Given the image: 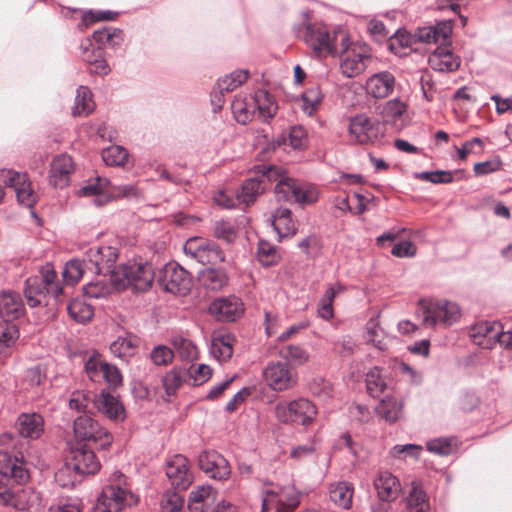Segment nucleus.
Segmentation results:
<instances>
[{"instance_id":"obj_1","label":"nucleus","mask_w":512,"mask_h":512,"mask_svg":"<svg viewBox=\"0 0 512 512\" xmlns=\"http://www.w3.org/2000/svg\"><path fill=\"white\" fill-rule=\"evenodd\" d=\"M259 173L261 175L258 177L266 188L268 183H275L274 191L279 200L301 205L312 204L318 200V191L314 186L291 178L281 167L263 165L259 168Z\"/></svg>"},{"instance_id":"obj_2","label":"nucleus","mask_w":512,"mask_h":512,"mask_svg":"<svg viewBox=\"0 0 512 512\" xmlns=\"http://www.w3.org/2000/svg\"><path fill=\"white\" fill-rule=\"evenodd\" d=\"M29 478L28 464L20 452L0 450V504L23 509L8 485L11 482L24 484Z\"/></svg>"},{"instance_id":"obj_3","label":"nucleus","mask_w":512,"mask_h":512,"mask_svg":"<svg viewBox=\"0 0 512 512\" xmlns=\"http://www.w3.org/2000/svg\"><path fill=\"white\" fill-rule=\"evenodd\" d=\"M23 293L31 308L45 304L48 295L59 301L63 287L53 265L47 263L41 267L38 274L28 277L24 283Z\"/></svg>"},{"instance_id":"obj_4","label":"nucleus","mask_w":512,"mask_h":512,"mask_svg":"<svg viewBox=\"0 0 512 512\" xmlns=\"http://www.w3.org/2000/svg\"><path fill=\"white\" fill-rule=\"evenodd\" d=\"M138 500V496L128 487L125 475L115 471L102 488L94 506V512H120L126 507L136 505Z\"/></svg>"},{"instance_id":"obj_5","label":"nucleus","mask_w":512,"mask_h":512,"mask_svg":"<svg viewBox=\"0 0 512 512\" xmlns=\"http://www.w3.org/2000/svg\"><path fill=\"white\" fill-rule=\"evenodd\" d=\"M94 449L93 446L80 443L71 449V455L66 460L64 467L56 473V479L62 487L74 486L78 481L77 476L95 474L99 471L100 462Z\"/></svg>"},{"instance_id":"obj_6","label":"nucleus","mask_w":512,"mask_h":512,"mask_svg":"<svg viewBox=\"0 0 512 512\" xmlns=\"http://www.w3.org/2000/svg\"><path fill=\"white\" fill-rule=\"evenodd\" d=\"M305 43L320 55H329L338 52L336 41L340 37L341 45L349 40L347 34L341 29H330L322 22L307 23L300 32Z\"/></svg>"},{"instance_id":"obj_7","label":"nucleus","mask_w":512,"mask_h":512,"mask_svg":"<svg viewBox=\"0 0 512 512\" xmlns=\"http://www.w3.org/2000/svg\"><path fill=\"white\" fill-rule=\"evenodd\" d=\"M155 277L150 263H127L118 267V272L112 275V283L117 290L132 289L144 292L151 288Z\"/></svg>"},{"instance_id":"obj_8","label":"nucleus","mask_w":512,"mask_h":512,"mask_svg":"<svg viewBox=\"0 0 512 512\" xmlns=\"http://www.w3.org/2000/svg\"><path fill=\"white\" fill-rule=\"evenodd\" d=\"M418 316L426 327H449L461 317L458 304L447 300H421L417 309Z\"/></svg>"},{"instance_id":"obj_9","label":"nucleus","mask_w":512,"mask_h":512,"mask_svg":"<svg viewBox=\"0 0 512 512\" xmlns=\"http://www.w3.org/2000/svg\"><path fill=\"white\" fill-rule=\"evenodd\" d=\"M275 417L283 424H300L310 426L316 416L317 408L313 402L306 398L292 401H280L275 405Z\"/></svg>"},{"instance_id":"obj_10","label":"nucleus","mask_w":512,"mask_h":512,"mask_svg":"<svg viewBox=\"0 0 512 512\" xmlns=\"http://www.w3.org/2000/svg\"><path fill=\"white\" fill-rule=\"evenodd\" d=\"M73 432L78 441L84 442L83 445L98 450L108 449L113 442V436L92 415L78 416L73 423Z\"/></svg>"},{"instance_id":"obj_11","label":"nucleus","mask_w":512,"mask_h":512,"mask_svg":"<svg viewBox=\"0 0 512 512\" xmlns=\"http://www.w3.org/2000/svg\"><path fill=\"white\" fill-rule=\"evenodd\" d=\"M340 69L347 78H353L365 71L372 60V55L367 45L349 43V40L341 45Z\"/></svg>"},{"instance_id":"obj_12","label":"nucleus","mask_w":512,"mask_h":512,"mask_svg":"<svg viewBox=\"0 0 512 512\" xmlns=\"http://www.w3.org/2000/svg\"><path fill=\"white\" fill-rule=\"evenodd\" d=\"M348 131L350 138L361 145L379 141L385 133L384 124L367 114H358L350 118Z\"/></svg>"},{"instance_id":"obj_13","label":"nucleus","mask_w":512,"mask_h":512,"mask_svg":"<svg viewBox=\"0 0 512 512\" xmlns=\"http://www.w3.org/2000/svg\"><path fill=\"white\" fill-rule=\"evenodd\" d=\"M158 283L171 294L186 296L191 291L193 280L190 272L178 263L170 262L161 270Z\"/></svg>"},{"instance_id":"obj_14","label":"nucleus","mask_w":512,"mask_h":512,"mask_svg":"<svg viewBox=\"0 0 512 512\" xmlns=\"http://www.w3.org/2000/svg\"><path fill=\"white\" fill-rule=\"evenodd\" d=\"M118 251L112 246L93 245L85 252V265L94 273L109 275L112 282V275L118 272L116 261Z\"/></svg>"},{"instance_id":"obj_15","label":"nucleus","mask_w":512,"mask_h":512,"mask_svg":"<svg viewBox=\"0 0 512 512\" xmlns=\"http://www.w3.org/2000/svg\"><path fill=\"white\" fill-rule=\"evenodd\" d=\"M183 251L186 256L203 265L217 264L225 259L224 252L215 242L200 237L189 238L183 246Z\"/></svg>"},{"instance_id":"obj_16","label":"nucleus","mask_w":512,"mask_h":512,"mask_svg":"<svg viewBox=\"0 0 512 512\" xmlns=\"http://www.w3.org/2000/svg\"><path fill=\"white\" fill-rule=\"evenodd\" d=\"M267 385L274 391H285L297 383V373L287 361H270L263 371Z\"/></svg>"},{"instance_id":"obj_17","label":"nucleus","mask_w":512,"mask_h":512,"mask_svg":"<svg viewBox=\"0 0 512 512\" xmlns=\"http://www.w3.org/2000/svg\"><path fill=\"white\" fill-rule=\"evenodd\" d=\"M209 312L221 322H235L245 312V305L241 298L230 295L215 299L209 306Z\"/></svg>"},{"instance_id":"obj_18","label":"nucleus","mask_w":512,"mask_h":512,"mask_svg":"<svg viewBox=\"0 0 512 512\" xmlns=\"http://www.w3.org/2000/svg\"><path fill=\"white\" fill-rule=\"evenodd\" d=\"M198 465L208 477L215 480H226L231 474L228 461L214 450L201 452L198 456Z\"/></svg>"},{"instance_id":"obj_19","label":"nucleus","mask_w":512,"mask_h":512,"mask_svg":"<svg viewBox=\"0 0 512 512\" xmlns=\"http://www.w3.org/2000/svg\"><path fill=\"white\" fill-rule=\"evenodd\" d=\"M165 471L171 485L180 491H185L193 481L188 460L181 454L174 455L167 461Z\"/></svg>"},{"instance_id":"obj_20","label":"nucleus","mask_w":512,"mask_h":512,"mask_svg":"<svg viewBox=\"0 0 512 512\" xmlns=\"http://www.w3.org/2000/svg\"><path fill=\"white\" fill-rule=\"evenodd\" d=\"M497 335H499L497 321H479L469 328V337L472 342L483 349H493L497 344Z\"/></svg>"},{"instance_id":"obj_21","label":"nucleus","mask_w":512,"mask_h":512,"mask_svg":"<svg viewBox=\"0 0 512 512\" xmlns=\"http://www.w3.org/2000/svg\"><path fill=\"white\" fill-rule=\"evenodd\" d=\"M26 314V307L20 293L12 290L0 292L1 320L16 321Z\"/></svg>"},{"instance_id":"obj_22","label":"nucleus","mask_w":512,"mask_h":512,"mask_svg":"<svg viewBox=\"0 0 512 512\" xmlns=\"http://www.w3.org/2000/svg\"><path fill=\"white\" fill-rule=\"evenodd\" d=\"M453 29L452 20H441L435 25L419 27L414 33V38L423 43H446Z\"/></svg>"},{"instance_id":"obj_23","label":"nucleus","mask_w":512,"mask_h":512,"mask_svg":"<svg viewBox=\"0 0 512 512\" xmlns=\"http://www.w3.org/2000/svg\"><path fill=\"white\" fill-rule=\"evenodd\" d=\"M96 412H100L104 417L115 423L123 422L126 418V411L123 403L117 396L102 390L98 394L96 403Z\"/></svg>"},{"instance_id":"obj_24","label":"nucleus","mask_w":512,"mask_h":512,"mask_svg":"<svg viewBox=\"0 0 512 512\" xmlns=\"http://www.w3.org/2000/svg\"><path fill=\"white\" fill-rule=\"evenodd\" d=\"M73 169V161L69 155L60 154L54 157L50 165L49 183L55 188L66 187Z\"/></svg>"},{"instance_id":"obj_25","label":"nucleus","mask_w":512,"mask_h":512,"mask_svg":"<svg viewBox=\"0 0 512 512\" xmlns=\"http://www.w3.org/2000/svg\"><path fill=\"white\" fill-rule=\"evenodd\" d=\"M374 487L380 501L390 503L397 499L401 485L396 476L389 471H380L374 479Z\"/></svg>"},{"instance_id":"obj_26","label":"nucleus","mask_w":512,"mask_h":512,"mask_svg":"<svg viewBox=\"0 0 512 512\" xmlns=\"http://www.w3.org/2000/svg\"><path fill=\"white\" fill-rule=\"evenodd\" d=\"M395 87V77L388 71L370 76L366 82V91L376 99L386 98Z\"/></svg>"},{"instance_id":"obj_27","label":"nucleus","mask_w":512,"mask_h":512,"mask_svg":"<svg viewBox=\"0 0 512 512\" xmlns=\"http://www.w3.org/2000/svg\"><path fill=\"white\" fill-rule=\"evenodd\" d=\"M430 67L439 72H453L460 66V58L448 47L438 46L429 56Z\"/></svg>"},{"instance_id":"obj_28","label":"nucleus","mask_w":512,"mask_h":512,"mask_svg":"<svg viewBox=\"0 0 512 512\" xmlns=\"http://www.w3.org/2000/svg\"><path fill=\"white\" fill-rule=\"evenodd\" d=\"M18 433L24 438L38 439L44 432V419L36 413H21L16 421Z\"/></svg>"},{"instance_id":"obj_29","label":"nucleus","mask_w":512,"mask_h":512,"mask_svg":"<svg viewBox=\"0 0 512 512\" xmlns=\"http://www.w3.org/2000/svg\"><path fill=\"white\" fill-rule=\"evenodd\" d=\"M98 394L89 389H75L71 392L69 408L83 415H93L96 412Z\"/></svg>"},{"instance_id":"obj_30","label":"nucleus","mask_w":512,"mask_h":512,"mask_svg":"<svg viewBox=\"0 0 512 512\" xmlns=\"http://www.w3.org/2000/svg\"><path fill=\"white\" fill-rule=\"evenodd\" d=\"M291 214L290 209L279 207L271 216L272 226L280 239L293 236L296 233L295 222L293 221Z\"/></svg>"},{"instance_id":"obj_31","label":"nucleus","mask_w":512,"mask_h":512,"mask_svg":"<svg viewBox=\"0 0 512 512\" xmlns=\"http://www.w3.org/2000/svg\"><path fill=\"white\" fill-rule=\"evenodd\" d=\"M253 103L255 107L256 115L263 122H268L272 119L278 109L277 103L272 95L267 91L257 90L253 97Z\"/></svg>"},{"instance_id":"obj_32","label":"nucleus","mask_w":512,"mask_h":512,"mask_svg":"<svg viewBox=\"0 0 512 512\" xmlns=\"http://www.w3.org/2000/svg\"><path fill=\"white\" fill-rule=\"evenodd\" d=\"M198 281L206 290L217 292L227 285L228 277L223 269L210 267L199 271Z\"/></svg>"},{"instance_id":"obj_33","label":"nucleus","mask_w":512,"mask_h":512,"mask_svg":"<svg viewBox=\"0 0 512 512\" xmlns=\"http://www.w3.org/2000/svg\"><path fill=\"white\" fill-rule=\"evenodd\" d=\"M139 338L131 333L120 335L110 344V351L122 360H126L133 356L138 346Z\"/></svg>"},{"instance_id":"obj_34","label":"nucleus","mask_w":512,"mask_h":512,"mask_svg":"<svg viewBox=\"0 0 512 512\" xmlns=\"http://www.w3.org/2000/svg\"><path fill=\"white\" fill-rule=\"evenodd\" d=\"M353 493V485L346 481L332 483L329 486L330 500L343 509L351 507Z\"/></svg>"},{"instance_id":"obj_35","label":"nucleus","mask_w":512,"mask_h":512,"mask_svg":"<svg viewBox=\"0 0 512 512\" xmlns=\"http://www.w3.org/2000/svg\"><path fill=\"white\" fill-rule=\"evenodd\" d=\"M265 190V184L258 176L248 178L243 182L240 191L237 193V200L248 206L254 203L256 198L264 193Z\"/></svg>"},{"instance_id":"obj_36","label":"nucleus","mask_w":512,"mask_h":512,"mask_svg":"<svg viewBox=\"0 0 512 512\" xmlns=\"http://www.w3.org/2000/svg\"><path fill=\"white\" fill-rule=\"evenodd\" d=\"M377 415L388 423H394L400 419L403 403L395 397H385L376 406Z\"/></svg>"},{"instance_id":"obj_37","label":"nucleus","mask_w":512,"mask_h":512,"mask_svg":"<svg viewBox=\"0 0 512 512\" xmlns=\"http://www.w3.org/2000/svg\"><path fill=\"white\" fill-rule=\"evenodd\" d=\"M235 341V336L230 333L220 334L214 337L211 343V354L218 361L229 360L233 354V344Z\"/></svg>"},{"instance_id":"obj_38","label":"nucleus","mask_w":512,"mask_h":512,"mask_svg":"<svg viewBox=\"0 0 512 512\" xmlns=\"http://www.w3.org/2000/svg\"><path fill=\"white\" fill-rule=\"evenodd\" d=\"M367 392L373 398L382 395L388 389L387 376L379 367L371 368L365 376Z\"/></svg>"},{"instance_id":"obj_39","label":"nucleus","mask_w":512,"mask_h":512,"mask_svg":"<svg viewBox=\"0 0 512 512\" xmlns=\"http://www.w3.org/2000/svg\"><path fill=\"white\" fill-rule=\"evenodd\" d=\"M93 39L99 45H106L112 49H117L124 41V34L121 29L106 26L102 29L95 30Z\"/></svg>"},{"instance_id":"obj_40","label":"nucleus","mask_w":512,"mask_h":512,"mask_svg":"<svg viewBox=\"0 0 512 512\" xmlns=\"http://www.w3.org/2000/svg\"><path fill=\"white\" fill-rule=\"evenodd\" d=\"M231 109L236 121L243 125L256 116L253 98L247 101L245 98L236 96L231 103Z\"/></svg>"},{"instance_id":"obj_41","label":"nucleus","mask_w":512,"mask_h":512,"mask_svg":"<svg viewBox=\"0 0 512 512\" xmlns=\"http://www.w3.org/2000/svg\"><path fill=\"white\" fill-rule=\"evenodd\" d=\"M95 109L93 95L87 86H80L76 90L75 103L73 107L74 116H88Z\"/></svg>"},{"instance_id":"obj_42","label":"nucleus","mask_w":512,"mask_h":512,"mask_svg":"<svg viewBox=\"0 0 512 512\" xmlns=\"http://www.w3.org/2000/svg\"><path fill=\"white\" fill-rule=\"evenodd\" d=\"M214 491L211 486H199L190 492L188 507L191 512H204V507L209 506L214 499Z\"/></svg>"},{"instance_id":"obj_43","label":"nucleus","mask_w":512,"mask_h":512,"mask_svg":"<svg viewBox=\"0 0 512 512\" xmlns=\"http://www.w3.org/2000/svg\"><path fill=\"white\" fill-rule=\"evenodd\" d=\"M344 290L343 285L340 283L330 286L320 299L318 303L317 314L324 320H330L334 316L333 302L336 294Z\"/></svg>"},{"instance_id":"obj_44","label":"nucleus","mask_w":512,"mask_h":512,"mask_svg":"<svg viewBox=\"0 0 512 512\" xmlns=\"http://www.w3.org/2000/svg\"><path fill=\"white\" fill-rule=\"evenodd\" d=\"M408 512H430V503L426 492L419 486L413 485L406 497Z\"/></svg>"},{"instance_id":"obj_45","label":"nucleus","mask_w":512,"mask_h":512,"mask_svg":"<svg viewBox=\"0 0 512 512\" xmlns=\"http://www.w3.org/2000/svg\"><path fill=\"white\" fill-rule=\"evenodd\" d=\"M323 93L318 86H312L305 90L300 98V108L308 116L313 115L320 107Z\"/></svg>"},{"instance_id":"obj_46","label":"nucleus","mask_w":512,"mask_h":512,"mask_svg":"<svg viewBox=\"0 0 512 512\" xmlns=\"http://www.w3.org/2000/svg\"><path fill=\"white\" fill-rule=\"evenodd\" d=\"M20 333L14 321L0 320V347L9 352L15 347Z\"/></svg>"},{"instance_id":"obj_47","label":"nucleus","mask_w":512,"mask_h":512,"mask_svg":"<svg viewBox=\"0 0 512 512\" xmlns=\"http://www.w3.org/2000/svg\"><path fill=\"white\" fill-rule=\"evenodd\" d=\"M171 344L181 360L192 362L198 358V349L191 340L177 335L171 338Z\"/></svg>"},{"instance_id":"obj_48","label":"nucleus","mask_w":512,"mask_h":512,"mask_svg":"<svg viewBox=\"0 0 512 512\" xmlns=\"http://www.w3.org/2000/svg\"><path fill=\"white\" fill-rule=\"evenodd\" d=\"M249 76V72L244 69L235 70L229 75L220 78L216 86L220 94L229 93L242 85Z\"/></svg>"},{"instance_id":"obj_49","label":"nucleus","mask_w":512,"mask_h":512,"mask_svg":"<svg viewBox=\"0 0 512 512\" xmlns=\"http://www.w3.org/2000/svg\"><path fill=\"white\" fill-rule=\"evenodd\" d=\"M67 312L69 316L78 323H86L91 320L94 315L92 306L81 298L71 300L67 305Z\"/></svg>"},{"instance_id":"obj_50","label":"nucleus","mask_w":512,"mask_h":512,"mask_svg":"<svg viewBox=\"0 0 512 512\" xmlns=\"http://www.w3.org/2000/svg\"><path fill=\"white\" fill-rule=\"evenodd\" d=\"M289 142V145L295 150H302L307 146V133L305 129L300 125H294L290 127L288 134H282L278 140V145L286 144Z\"/></svg>"},{"instance_id":"obj_51","label":"nucleus","mask_w":512,"mask_h":512,"mask_svg":"<svg viewBox=\"0 0 512 512\" xmlns=\"http://www.w3.org/2000/svg\"><path fill=\"white\" fill-rule=\"evenodd\" d=\"M267 495L275 497L277 508L287 512H292L299 505V495L290 487L281 488L278 492L268 491Z\"/></svg>"},{"instance_id":"obj_52","label":"nucleus","mask_w":512,"mask_h":512,"mask_svg":"<svg viewBox=\"0 0 512 512\" xmlns=\"http://www.w3.org/2000/svg\"><path fill=\"white\" fill-rule=\"evenodd\" d=\"M186 380V372L180 368H173L162 378V384L168 396H174Z\"/></svg>"},{"instance_id":"obj_53","label":"nucleus","mask_w":512,"mask_h":512,"mask_svg":"<svg viewBox=\"0 0 512 512\" xmlns=\"http://www.w3.org/2000/svg\"><path fill=\"white\" fill-rule=\"evenodd\" d=\"M406 108L407 106L402 100L394 98L385 103L381 114L386 122L397 124L398 121L402 120Z\"/></svg>"},{"instance_id":"obj_54","label":"nucleus","mask_w":512,"mask_h":512,"mask_svg":"<svg viewBox=\"0 0 512 512\" xmlns=\"http://www.w3.org/2000/svg\"><path fill=\"white\" fill-rule=\"evenodd\" d=\"M128 151L119 145H111L102 150L101 156L108 166H124L128 159Z\"/></svg>"},{"instance_id":"obj_55","label":"nucleus","mask_w":512,"mask_h":512,"mask_svg":"<svg viewBox=\"0 0 512 512\" xmlns=\"http://www.w3.org/2000/svg\"><path fill=\"white\" fill-rule=\"evenodd\" d=\"M257 259L264 267L276 265L280 260V254L275 246L267 241H259Z\"/></svg>"},{"instance_id":"obj_56","label":"nucleus","mask_w":512,"mask_h":512,"mask_svg":"<svg viewBox=\"0 0 512 512\" xmlns=\"http://www.w3.org/2000/svg\"><path fill=\"white\" fill-rule=\"evenodd\" d=\"M115 288L113 283H108L102 279H97L95 281L89 282L87 285L83 287L84 295L88 298L92 299H100L106 298L112 292V289Z\"/></svg>"},{"instance_id":"obj_57","label":"nucleus","mask_w":512,"mask_h":512,"mask_svg":"<svg viewBox=\"0 0 512 512\" xmlns=\"http://www.w3.org/2000/svg\"><path fill=\"white\" fill-rule=\"evenodd\" d=\"M109 180L106 178L96 177L91 180L87 185L83 186L78 194L80 196H97L94 202L97 205H101L103 202L100 200L105 188L108 186Z\"/></svg>"},{"instance_id":"obj_58","label":"nucleus","mask_w":512,"mask_h":512,"mask_svg":"<svg viewBox=\"0 0 512 512\" xmlns=\"http://www.w3.org/2000/svg\"><path fill=\"white\" fill-rule=\"evenodd\" d=\"M423 451V447L417 444H396L389 450V456L392 458L405 460L407 458L419 459L421 452Z\"/></svg>"},{"instance_id":"obj_59","label":"nucleus","mask_w":512,"mask_h":512,"mask_svg":"<svg viewBox=\"0 0 512 512\" xmlns=\"http://www.w3.org/2000/svg\"><path fill=\"white\" fill-rule=\"evenodd\" d=\"M84 260L81 261L79 259H72L68 261L62 271L63 281L67 285H75L83 275V264Z\"/></svg>"},{"instance_id":"obj_60","label":"nucleus","mask_w":512,"mask_h":512,"mask_svg":"<svg viewBox=\"0 0 512 512\" xmlns=\"http://www.w3.org/2000/svg\"><path fill=\"white\" fill-rule=\"evenodd\" d=\"M366 330L368 342L372 343L379 350H385L387 348L385 333L379 326L377 319H370L366 325Z\"/></svg>"},{"instance_id":"obj_61","label":"nucleus","mask_w":512,"mask_h":512,"mask_svg":"<svg viewBox=\"0 0 512 512\" xmlns=\"http://www.w3.org/2000/svg\"><path fill=\"white\" fill-rule=\"evenodd\" d=\"M184 506V497L179 492L167 491L161 500L162 512H181Z\"/></svg>"},{"instance_id":"obj_62","label":"nucleus","mask_w":512,"mask_h":512,"mask_svg":"<svg viewBox=\"0 0 512 512\" xmlns=\"http://www.w3.org/2000/svg\"><path fill=\"white\" fill-rule=\"evenodd\" d=\"M186 372L193 381V385L199 386L207 382L212 376V369L206 364H199L198 366L191 365Z\"/></svg>"},{"instance_id":"obj_63","label":"nucleus","mask_w":512,"mask_h":512,"mask_svg":"<svg viewBox=\"0 0 512 512\" xmlns=\"http://www.w3.org/2000/svg\"><path fill=\"white\" fill-rule=\"evenodd\" d=\"M453 440L450 437L435 438L426 443V448L429 452L439 456H448L453 452Z\"/></svg>"},{"instance_id":"obj_64","label":"nucleus","mask_w":512,"mask_h":512,"mask_svg":"<svg viewBox=\"0 0 512 512\" xmlns=\"http://www.w3.org/2000/svg\"><path fill=\"white\" fill-rule=\"evenodd\" d=\"M281 355L288 362L292 361L297 365H302L309 359L308 352L299 345H288L281 350Z\"/></svg>"}]
</instances>
